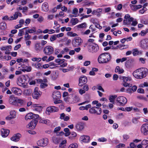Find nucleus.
I'll list each match as a JSON object with an SVG mask.
<instances>
[{"label":"nucleus","instance_id":"nucleus-14","mask_svg":"<svg viewBox=\"0 0 148 148\" xmlns=\"http://www.w3.org/2000/svg\"><path fill=\"white\" fill-rule=\"evenodd\" d=\"M140 46L143 49H148V39L146 38L142 40L140 42Z\"/></svg>","mask_w":148,"mask_h":148},{"label":"nucleus","instance_id":"nucleus-38","mask_svg":"<svg viewBox=\"0 0 148 148\" xmlns=\"http://www.w3.org/2000/svg\"><path fill=\"white\" fill-rule=\"evenodd\" d=\"M40 118V119H39L40 121H39V123H45L46 124H48L50 122V121L48 119L45 120L43 119H41V118Z\"/></svg>","mask_w":148,"mask_h":148},{"label":"nucleus","instance_id":"nucleus-51","mask_svg":"<svg viewBox=\"0 0 148 148\" xmlns=\"http://www.w3.org/2000/svg\"><path fill=\"white\" fill-rule=\"evenodd\" d=\"M130 7L131 9L135 11L137 10L136 5H131L130 4Z\"/></svg>","mask_w":148,"mask_h":148},{"label":"nucleus","instance_id":"nucleus-5","mask_svg":"<svg viewBox=\"0 0 148 148\" xmlns=\"http://www.w3.org/2000/svg\"><path fill=\"white\" fill-rule=\"evenodd\" d=\"M88 51L89 52L92 53L97 52L99 49L98 45L95 43H90L88 46Z\"/></svg>","mask_w":148,"mask_h":148},{"label":"nucleus","instance_id":"nucleus-58","mask_svg":"<svg viewBox=\"0 0 148 148\" xmlns=\"http://www.w3.org/2000/svg\"><path fill=\"white\" fill-rule=\"evenodd\" d=\"M141 144L143 145H146L147 144H148V140H143L141 142Z\"/></svg>","mask_w":148,"mask_h":148},{"label":"nucleus","instance_id":"nucleus-18","mask_svg":"<svg viewBox=\"0 0 148 148\" xmlns=\"http://www.w3.org/2000/svg\"><path fill=\"white\" fill-rule=\"evenodd\" d=\"M21 136V134L20 133L16 134L10 138V140L14 142H17L19 140Z\"/></svg>","mask_w":148,"mask_h":148},{"label":"nucleus","instance_id":"nucleus-12","mask_svg":"<svg viewBox=\"0 0 148 148\" xmlns=\"http://www.w3.org/2000/svg\"><path fill=\"white\" fill-rule=\"evenodd\" d=\"M141 131L144 135L146 136L148 134V123L143 124L141 127Z\"/></svg>","mask_w":148,"mask_h":148},{"label":"nucleus","instance_id":"nucleus-61","mask_svg":"<svg viewBox=\"0 0 148 148\" xmlns=\"http://www.w3.org/2000/svg\"><path fill=\"white\" fill-rule=\"evenodd\" d=\"M67 142L66 140H62L61 143L59 144V147H62L63 145L65 144Z\"/></svg>","mask_w":148,"mask_h":148},{"label":"nucleus","instance_id":"nucleus-8","mask_svg":"<svg viewBox=\"0 0 148 148\" xmlns=\"http://www.w3.org/2000/svg\"><path fill=\"white\" fill-rule=\"evenodd\" d=\"M82 42V40L79 37H77L74 38L72 41V45L73 47H77L80 45Z\"/></svg>","mask_w":148,"mask_h":148},{"label":"nucleus","instance_id":"nucleus-28","mask_svg":"<svg viewBox=\"0 0 148 148\" xmlns=\"http://www.w3.org/2000/svg\"><path fill=\"white\" fill-rule=\"evenodd\" d=\"M117 96L116 95H110L109 99L110 102L114 103L115 101V99L117 98Z\"/></svg>","mask_w":148,"mask_h":148},{"label":"nucleus","instance_id":"nucleus-45","mask_svg":"<svg viewBox=\"0 0 148 148\" xmlns=\"http://www.w3.org/2000/svg\"><path fill=\"white\" fill-rule=\"evenodd\" d=\"M27 28H28V27H24L21 29H19V32L18 34V36H22L23 35V33H24V31L23 30V29Z\"/></svg>","mask_w":148,"mask_h":148},{"label":"nucleus","instance_id":"nucleus-17","mask_svg":"<svg viewBox=\"0 0 148 148\" xmlns=\"http://www.w3.org/2000/svg\"><path fill=\"white\" fill-rule=\"evenodd\" d=\"M43 48L42 45L40 42H37L34 45V49L37 53H39L41 51Z\"/></svg>","mask_w":148,"mask_h":148},{"label":"nucleus","instance_id":"nucleus-25","mask_svg":"<svg viewBox=\"0 0 148 148\" xmlns=\"http://www.w3.org/2000/svg\"><path fill=\"white\" fill-rule=\"evenodd\" d=\"M60 119L64 121H68L70 119V117L68 116H65L64 113H63L60 114Z\"/></svg>","mask_w":148,"mask_h":148},{"label":"nucleus","instance_id":"nucleus-7","mask_svg":"<svg viewBox=\"0 0 148 148\" xmlns=\"http://www.w3.org/2000/svg\"><path fill=\"white\" fill-rule=\"evenodd\" d=\"M27 82L26 76L23 75L18 77L17 84L18 85L22 86L25 85V84H27Z\"/></svg>","mask_w":148,"mask_h":148},{"label":"nucleus","instance_id":"nucleus-34","mask_svg":"<svg viewBox=\"0 0 148 148\" xmlns=\"http://www.w3.org/2000/svg\"><path fill=\"white\" fill-rule=\"evenodd\" d=\"M7 27L6 24L5 22H2L0 23V29L2 30L5 29Z\"/></svg>","mask_w":148,"mask_h":148},{"label":"nucleus","instance_id":"nucleus-44","mask_svg":"<svg viewBox=\"0 0 148 148\" xmlns=\"http://www.w3.org/2000/svg\"><path fill=\"white\" fill-rule=\"evenodd\" d=\"M78 145L77 143H74L69 145L68 148H77Z\"/></svg>","mask_w":148,"mask_h":148},{"label":"nucleus","instance_id":"nucleus-40","mask_svg":"<svg viewBox=\"0 0 148 148\" xmlns=\"http://www.w3.org/2000/svg\"><path fill=\"white\" fill-rule=\"evenodd\" d=\"M134 18L132 17H130V23L132 22L131 25L133 26H136L138 23L137 21L136 20L134 21Z\"/></svg>","mask_w":148,"mask_h":148},{"label":"nucleus","instance_id":"nucleus-54","mask_svg":"<svg viewBox=\"0 0 148 148\" xmlns=\"http://www.w3.org/2000/svg\"><path fill=\"white\" fill-rule=\"evenodd\" d=\"M120 91L121 92H128L130 91V88H128L126 90V91H125V88L123 87L120 90Z\"/></svg>","mask_w":148,"mask_h":148},{"label":"nucleus","instance_id":"nucleus-64","mask_svg":"<svg viewBox=\"0 0 148 148\" xmlns=\"http://www.w3.org/2000/svg\"><path fill=\"white\" fill-rule=\"evenodd\" d=\"M136 145H135L134 143L133 142L130 143V148H136Z\"/></svg>","mask_w":148,"mask_h":148},{"label":"nucleus","instance_id":"nucleus-3","mask_svg":"<svg viewBox=\"0 0 148 148\" xmlns=\"http://www.w3.org/2000/svg\"><path fill=\"white\" fill-rule=\"evenodd\" d=\"M61 96V93L58 91H56L53 92L52 94V97L55 100L54 102L55 104L59 103L62 101L61 100H58L60 99Z\"/></svg>","mask_w":148,"mask_h":148},{"label":"nucleus","instance_id":"nucleus-27","mask_svg":"<svg viewBox=\"0 0 148 148\" xmlns=\"http://www.w3.org/2000/svg\"><path fill=\"white\" fill-rule=\"evenodd\" d=\"M139 116H137L136 117H134L132 119V122L134 124H136L140 123V121L138 120L140 119Z\"/></svg>","mask_w":148,"mask_h":148},{"label":"nucleus","instance_id":"nucleus-11","mask_svg":"<svg viewBox=\"0 0 148 148\" xmlns=\"http://www.w3.org/2000/svg\"><path fill=\"white\" fill-rule=\"evenodd\" d=\"M48 143V139L47 138H43L38 140L37 144L39 146L45 147L47 146Z\"/></svg>","mask_w":148,"mask_h":148},{"label":"nucleus","instance_id":"nucleus-62","mask_svg":"<svg viewBox=\"0 0 148 148\" xmlns=\"http://www.w3.org/2000/svg\"><path fill=\"white\" fill-rule=\"evenodd\" d=\"M125 145L124 144L120 143L116 146V148H121L122 147H124Z\"/></svg>","mask_w":148,"mask_h":148},{"label":"nucleus","instance_id":"nucleus-59","mask_svg":"<svg viewBox=\"0 0 148 148\" xmlns=\"http://www.w3.org/2000/svg\"><path fill=\"white\" fill-rule=\"evenodd\" d=\"M91 21L95 25L97 23V18H92L91 19Z\"/></svg>","mask_w":148,"mask_h":148},{"label":"nucleus","instance_id":"nucleus-60","mask_svg":"<svg viewBox=\"0 0 148 148\" xmlns=\"http://www.w3.org/2000/svg\"><path fill=\"white\" fill-rule=\"evenodd\" d=\"M137 92L138 93H144V90L143 89L141 88H139L137 90Z\"/></svg>","mask_w":148,"mask_h":148},{"label":"nucleus","instance_id":"nucleus-33","mask_svg":"<svg viewBox=\"0 0 148 148\" xmlns=\"http://www.w3.org/2000/svg\"><path fill=\"white\" fill-rule=\"evenodd\" d=\"M33 113L32 112L26 114L25 117V119L26 120L33 119Z\"/></svg>","mask_w":148,"mask_h":148},{"label":"nucleus","instance_id":"nucleus-9","mask_svg":"<svg viewBox=\"0 0 148 148\" xmlns=\"http://www.w3.org/2000/svg\"><path fill=\"white\" fill-rule=\"evenodd\" d=\"M53 47L50 45L46 46L44 47L43 49L44 53L46 55H49L53 53Z\"/></svg>","mask_w":148,"mask_h":148},{"label":"nucleus","instance_id":"nucleus-10","mask_svg":"<svg viewBox=\"0 0 148 148\" xmlns=\"http://www.w3.org/2000/svg\"><path fill=\"white\" fill-rule=\"evenodd\" d=\"M38 90L39 89L38 87H36L35 88L34 92L32 94V97L34 99H37L40 97L42 92Z\"/></svg>","mask_w":148,"mask_h":148},{"label":"nucleus","instance_id":"nucleus-39","mask_svg":"<svg viewBox=\"0 0 148 148\" xmlns=\"http://www.w3.org/2000/svg\"><path fill=\"white\" fill-rule=\"evenodd\" d=\"M76 136V133L75 132H72L71 133V134H70V136L69 137V138L71 139H73Z\"/></svg>","mask_w":148,"mask_h":148},{"label":"nucleus","instance_id":"nucleus-63","mask_svg":"<svg viewBox=\"0 0 148 148\" xmlns=\"http://www.w3.org/2000/svg\"><path fill=\"white\" fill-rule=\"evenodd\" d=\"M129 138V136L127 134L124 135H123V140L124 141H126Z\"/></svg>","mask_w":148,"mask_h":148},{"label":"nucleus","instance_id":"nucleus-35","mask_svg":"<svg viewBox=\"0 0 148 148\" xmlns=\"http://www.w3.org/2000/svg\"><path fill=\"white\" fill-rule=\"evenodd\" d=\"M36 30L35 27H33L31 29H29L26 30L25 32L27 33L31 34L36 32Z\"/></svg>","mask_w":148,"mask_h":148},{"label":"nucleus","instance_id":"nucleus-31","mask_svg":"<svg viewBox=\"0 0 148 148\" xmlns=\"http://www.w3.org/2000/svg\"><path fill=\"white\" fill-rule=\"evenodd\" d=\"M49 6L47 3H44L42 5V8L44 11H47L49 10Z\"/></svg>","mask_w":148,"mask_h":148},{"label":"nucleus","instance_id":"nucleus-16","mask_svg":"<svg viewBox=\"0 0 148 148\" xmlns=\"http://www.w3.org/2000/svg\"><path fill=\"white\" fill-rule=\"evenodd\" d=\"M18 98L17 97H15L13 95H11L10 96L9 102L10 104L16 106L17 104V101Z\"/></svg>","mask_w":148,"mask_h":148},{"label":"nucleus","instance_id":"nucleus-21","mask_svg":"<svg viewBox=\"0 0 148 148\" xmlns=\"http://www.w3.org/2000/svg\"><path fill=\"white\" fill-rule=\"evenodd\" d=\"M10 131L9 130L2 128L1 130V136L3 137H6L9 135Z\"/></svg>","mask_w":148,"mask_h":148},{"label":"nucleus","instance_id":"nucleus-13","mask_svg":"<svg viewBox=\"0 0 148 148\" xmlns=\"http://www.w3.org/2000/svg\"><path fill=\"white\" fill-rule=\"evenodd\" d=\"M59 110L58 108L55 106H49L47 108L46 112L48 114H50V113L57 112Z\"/></svg>","mask_w":148,"mask_h":148},{"label":"nucleus","instance_id":"nucleus-55","mask_svg":"<svg viewBox=\"0 0 148 148\" xmlns=\"http://www.w3.org/2000/svg\"><path fill=\"white\" fill-rule=\"evenodd\" d=\"M98 141L101 142H106L107 141V139L104 137H102L98 139Z\"/></svg>","mask_w":148,"mask_h":148},{"label":"nucleus","instance_id":"nucleus-30","mask_svg":"<svg viewBox=\"0 0 148 148\" xmlns=\"http://www.w3.org/2000/svg\"><path fill=\"white\" fill-rule=\"evenodd\" d=\"M83 138V141L86 143H88L90 141V138L88 136H82Z\"/></svg>","mask_w":148,"mask_h":148},{"label":"nucleus","instance_id":"nucleus-15","mask_svg":"<svg viewBox=\"0 0 148 148\" xmlns=\"http://www.w3.org/2000/svg\"><path fill=\"white\" fill-rule=\"evenodd\" d=\"M88 79L87 77L84 76H81L79 79V85L82 86L86 83Z\"/></svg>","mask_w":148,"mask_h":148},{"label":"nucleus","instance_id":"nucleus-37","mask_svg":"<svg viewBox=\"0 0 148 148\" xmlns=\"http://www.w3.org/2000/svg\"><path fill=\"white\" fill-rule=\"evenodd\" d=\"M86 27V23H84L76 26L75 27H77V28L78 29L77 30H78L79 28H85Z\"/></svg>","mask_w":148,"mask_h":148},{"label":"nucleus","instance_id":"nucleus-53","mask_svg":"<svg viewBox=\"0 0 148 148\" xmlns=\"http://www.w3.org/2000/svg\"><path fill=\"white\" fill-rule=\"evenodd\" d=\"M137 89V87L136 85L133 86L131 88H130V93L131 92V90H132L133 92H135L136 90Z\"/></svg>","mask_w":148,"mask_h":148},{"label":"nucleus","instance_id":"nucleus-6","mask_svg":"<svg viewBox=\"0 0 148 148\" xmlns=\"http://www.w3.org/2000/svg\"><path fill=\"white\" fill-rule=\"evenodd\" d=\"M89 111L91 114L99 115L101 114L102 110L101 108L94 106L90 108Z\"/></svg>","mask_w":148,"mask_h":148},{"label":"nucleus","instance_id":"nucleus-46","mask_svg":"<svg viewBox=\"0 0 148 148\" xmlns=\"http://www.w3.org/2000/svg\"><path fill=\"white\" fill-rule=\"evenodd\" d=\"M27 69H22V71L23 72L27 71V72H30L32 69V68L31 66L27 67L26 66Z\"/></svg>","mask_w":148,"mask_h":148},{"label":"nucleus","instance_id":"nucleus-41","mask_svg":"<svg viewBox=\"0 0 148 148\" xmlns=\"http://www.w3.org/2000/svg\"><path fill=\"white\" fill-rule=\"evenodd\" d=\"M25 40L27 41L29 40L31 38V36L29 35V34L27 32H25Z\"/></svg>","mask_w":148,"mask_h":148},{"label":"nucleus","instance_id":"nucleus-57","mask_svg":"<svg viewBox=\"0 0 148 148\" xmlns=\"http://www.w3.org/2000/svg\"><path fill=\"white\" fill-rule=\"evenodd\" d=\"M10 115L12 116V117L13 116L14 118L16 116V113L14 111H11L10 112Z\"/></svg>","mask_w":148,"mask_h":148},{"label":"nucleus","instance_id":"nucleus-4","mask_svg":"<svg viewBox=\"0 0 148 148\" xmlns=\"http://www.w3.org/2000/svg\"><path fill=\"white\" fill-rule=\"evenodd\" d=\"M116 101L120 106H123L127 103V100L124 97L119 96L116 98Z\"/></svg>","mask_w":148,"mask_h":148},{"label":"nucleus","instance_id":"nucleus-47","mask_svg":"<svg viewBox=\"0 0 148 148\" xmlns=\"http://www.w3.org/2000/svg\"><path fill=\"white\" fill-rule=\"evenodd\" d=\"M48 84L46 83H41L40 85V87L41 88L44 89L48 86Z\"/></svg>","mask_w":148,"mask_h":148},{"label":"nucleus","instance_id":"nucleus-42","mask_svg":"<svg viewBox=\"0 0 148 148\" xmlns=\"http://www.w3.org/2000/svg\"><path fill=\"white\" fill-rule=\"evenodd\" d=\"M78 9L76 8H75L73 9V12L72 13L73 14H74L75 15V16H74L75 17H76L78 15H79V14H78Z\"/></svg>","mask_w":148,"mask_h":148},{"label":"nucleus","instance_id":"nucleus-50","mask_svg":"<svg viewBox=\"0 0 148 148\" xmlns=\"http://www.w3.org/2000/svg\"><path fill=\"white\" fill-rule=\"evenodd\" d=\"M33 119L36 120V119H40V118L38 114H35L33 113Z\"/></svg>","mask_w":148,"mask_h":148},{"label":"nucleus","instance_id":"nucleus-1","mask_svg":"<svg viewBox=\"0 0 148 148\" xmlns=\"http://www.w3.org/2000/svg\"><path fill=\"white\" fill-rule=\"evenodd\" d=\"M148 72V70L146 68H140L134 72L133 75L137 79H141L146 77Z\"/></svg>","mask_w":148,"mask_h":148},{"label":"nucleus","instance_id":"nucleus-22","mask_svg":"<svg viewBox=\"0 0 148 148\" xmlns=\"http://www.w3.org/2000/svg\"><path fill=\"white\" fill-rule=\"evenodd\" d=\"M75 127L77 131H81L84 128V123L82 122L78 123L77 124Z\"/></svg>","mask_w":148,"mask_h":148},{"label":"nucleus","instance_id":"nucleus-32","mask_svg":"<svg viewBox=\"0 0 148 148\" xmlns=\"http://www.w3.org/2000/svg\"><path fill=\"white\" fill-rule=\"evenodd\" d=\"M132 54L134 56H135L139 54L141 55L142 54V52L139 51L137 49H135L133 51Z\"/></svg>","mask_w":148,"mask_h":148},{"label":"nucleus","instance_id":"nucleus-29","mask_svg":"<svg viewBox=\"0 0 148 148\" xmlns=\"http://www.w3.org/2000/svg\"><path fill=\"white\" fill-rule=\"evenodd\" d=\"M70 22L72 25H74L79 22V20L76 18H72L71 19Z\"/></svg>","mask_w":148,"mask_h":148},{"label":"nucleus","instance_id":"nucleus-56","mask_svg":"<svg viewBox=\"0 0 148 148\" xmlns=\"http://www.w3.org/2000/svg\"><path fill=\"white\" fill-rule=\"evenodd\" d=\"M56 35H52L50 37V40L51 42H53L56 39Z\"/></svg>","mask_w":148,"mask_h":148},{"label":"nucleus","instance_id":"nucleus-49","mask_svg":"<svg viewBox=\"0 0 148 148\" xmlns=\"http://www.w3.org/2000/svg\"><path fill=\"white\" fill-rule=\"evenodd\" d=\"M79 100V97L76 95H74L73 97V100L74 102L78 101Z\"/></svg>","mask_w":148,"mask_h":148},{"label":"nucleus","instance_id":"nucleus-19","mask_svg":"<svg viewBox=\"0 0 148 148\" xmlns=\"http://www.w3.org/2000/svg\"><path fill=\"white\" fill-rule=\"evenodd\" d=\"M38 121L36 120H33L31 121L28 124V127L31 129H34Z\"/></svg>","mask_w":148,"mask_h":148},{"label":"nucleus","instance_id":"nucleus-20","mask_svg":"<svg viewBox=\"0 0 148 148\" xmlns=\"http://www.w3.org/2000/svg\"><path fill=\"white\" fill-rule=\"evenodd\" d=\"M11 90L12 93H14L16 95H20L22 93L21 90L20 88L16 87L12 88Z\"/></svg>","mask_w":148,"mask_h":148},{"label":"nucleus","instance_id":"nucleus-43","mask_svg":"<svg viewBox=\"0 0 148 148\" xmlns=\"http://www.w3.org/2000/svg\"><path fill=\"white\" fill-rule=\"evenodd\" d=\"M49 65V68L50 69H53L57 67L56 64L52 62H50Z\"/></svg>","mask_w":148,"mask_h":148},{"label":"nucleus","instance_id":"nucleus-24","mask_svg":"<svg viewBox=\"0 0 148 148\" xmlns=\"http://www.w3.org/2000/svg\"><path fill=\"white\" fill-rule=\"evenodd\" d=\"M16 102L17 104L16 106L20 107L23 106L25 104V101L21 99H18Z\"/></svg>","mask_w":148,"mask_h":148},{"label":"nucleus","instance_id":"nucleus-52","mask_svg":"<svg viewBox=\"0 0 148 148\" xmlns=\"http://www.w3.org/2000/svg\"><path fill=\"white\" fill-rule=\"evenodd\" d=\"M41 58H34L32 59V60L34 62L36 61H38V62H39L41 61Z\"/></svg>","mask_w":148,"mask_h":148},{"label":"nucleus","instance_id":"nucleus-36","mask_svg":"<svg viewBox=\"0 0 148 148\" xmlns=\"http://www.w3.org/2000/svg\"><path fill=\"white\" fill-rule=\"evenodd\" d=\"M32 65L34 66L36 68L38 69H42V66H41V64L40 63H37L35 64H33Z\"/></svg>","mask_w":148,"mask_h":148},{"label":"nucleus","instance_id":"nucleus-48","mask_svg":"<svg viewBox=\"0 0 148 148\" xmlns=\"http://www.w3.org/2000/svg\"><path fill=\"white\" fill-rule=\"evenodd\" d=\"M147 29L145 30H142L141 32L139 33V34L142 36H144L147 33Z\"/></svg>","mask_w":148,"mask_h":148},{"label":"nucleus","instance_id":"nucleus-2","mask_svg":"<svg viewBox=\"0 0 148 148\" xmlns=\"http://www.w3.org/2000/svg\"><path fill=\"white\" fill-rule=\"evenodd\" d=\"M111 59V56L109 53H101L98 56L97 60L99 64L107 63Z\"/></svg>","mask_w":148,"mask_h":148},{"label":"nucleus","instance_id":"nucleus-23","mask_svg":"<svg viewBox=\"0 0 148 148\" xmlns=\"http://www.w3.org/2000/svg\"><path fill=\"white\" fill-rule=\"evenodd\" d=\"M125 19L123 21L124 25H128L130 24V15L127 14L124 16Z\"/></svg>","mask_w":148,"mask_h":148},{"label":"nucleus","instance_id":"nucleus-26","mask_svg":"<svg viewBox=\"0 0 148 148\" xmlns=\"http://www.w3.org/2000/svg\"><path fill=\"white\" fill-rule=\"evenodd\" d=\"M74 96L73 94H71L69 95L68 97L67 98V101L69 103H74L73 100V97Z\"/></svg>","mask_w":148,"mask_h":148}]
</instances>
